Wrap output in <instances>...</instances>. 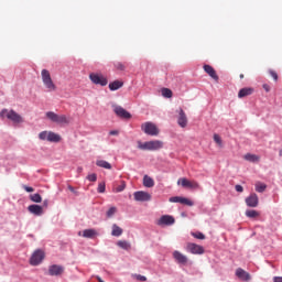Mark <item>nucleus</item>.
I'll list each match as a JSON object with an SVG mask.
<instances>
[{
	"instance_id": "nucleus-24",
	"label": "nucleus",
	"mask_w": 282,
	"mask_h": 282,
	"mask_svg": "<svg viewBox=\"0 0 282 282\" xmlns=\"http://www.w3.org/2000/svg\"><path fill=\"white\" fill-rule=\"evenodd\" d=\"M122 232L123 230L120 226H118L117 224L112 225V231H111L112 237H121Z\"/></svg>"
},
{
	"instance_id": "nucleus-39",
	"label": "nucleus",
	"mask_w": 282,
	"mask_h": 282,
	"mask_svg": "<svg viewBox=\"0 0 282 282\" xmlns=\"http://www.w3.org/2000/svg\"><path fill=\"white\" fill-rule=\"evenodd\" d=\"M115 67H116V69H119L120 72H124V64H122L121 62L115 63Z\"/></svg>"
},
{
	"instance_id": "nucleus-53",
	"label": "nucleus",
	"mask_w": 282,
	"mask_h": 282,
	"mask_svg": "<svg viewBox=\"0 0 282 282\" xmlns=\"http://www.w3.org/2000/svg\"><path fill=\"white\" fill-rule=\"evenodd\" d=\"M70 191H74V187H69Z\"/></svg>"
},
{
	"instance_id": "nucleus-36",
	"label": "nucleus",
	"mask_w": 282,
	"mask_h": 282,
	"mask_svg": "<svg viewBox=\"0 0 282 282\" xmlns=\"http://www.w3.org/2000/svg\"><path fill=\"white\" fill-rule=\"evenodd\" d=\"M192 237H194L195 239H200L204 240L206 239V236L203 232H192Z\"/></svg>"
},
{
	"instance_id": "nucleus-43",
	"label": "nucleus",
	"mask_w": 282,
	"mask_h": 282,
	"mask_svg": "<svg viewBox=\"0 0 282 282\" xmlns=\"http://www.w3.org/2000/svg\"><path fill=\"white\" fill-rule=\"evenodd\" d=\"M87 180L89 182H96V180H98V176L96 175V173H93L87 176Z\"/></svg>"
},
{
	"instance_id": "nucleus-42",
	"label": "nucleus",
	"mask_w": 282,
	"mask_h": 282,
	"mask_svg": "<svg viewBox=\"0 0 282 282\" xmlns=\"http://www.w3.org/2000/svg\"><path fill=\"white\" fill-rule=\"evenodd\" d=\"M97 191H98V193H105V191H106L105 182H101L98 184Z\"/></svg>"
},
{
	"instance_id": "nucleus-16",
	"label": "nucleus",
	"mask_w": 282,
	"mask_h": 282,
	"mask_svg": "<svg viewBox=\"0 0 282 282\" xmlns=\"http://www.w3.org/2000/svg\"><path fill=\"white\" fill-rule=\"evenodd\" d=\"M203 69L206 74H208V76H210V78H213L214 80H219V76L217 75V72L213 66L205 64L203 66Z\"/></svg>"
},
{
	"instance_id": "nucleus-26",
	"label": "nucleus",
	"mask_w": 282,
	"mask_h": 282,
	"mask_svg": "<svg viewBox=\"0 0 282 282\" xmlns=\"http://www.w3.org/2000/svg\"><path fill=\"white\" fill-rule=\"evenodd\" d=\"M47 142H61V135L56 134V132L48 131Z\"/></svg>"
},
{
	"instance_id": "nucleus-44",
	"label": "nucleus",
	"mask_w": 282,
	"mask_h": 282,
	"mask_svg": "<svg viewBox=\"0 0 282 282\" xmlns=\"http://www.w3.org/2000/svg\"><path fill=\"white\" fill-rule=\"evenodd\" d=\"M134 279H137V281H147V276L140 274H135Z\"/></svg>"
},
{
	"instance_id": "nucleus-10",
	"label": "nucleus",
	"mask_w": 282,
	"mask_h": 282,
	"mask_svg": "<svg viewBox=\"0 0 282 282\" xmlns=\"http://www.w3.org/2000/svg\"><path fill=\"white\" fill-rule=\"evenodd\" d=\"M133 195L135 202H151V194H149V192L139 191L134 192Z\"/></svg>"
},
{
	"instance_id": "nucleus-7",
	"label": "nucleus",
	"mask_w": 282,
	"mask_h": 282,
	"mask_svg": "<svg viewBox=\"0 0 282 282\" xmlns=\"http://www.w3.org/2000/svg\"><path fill=\"white\" fill-rule=\"evenodd\" d=\"M89 78L94 85H100L101 87H107V84L109 83L105 76L96 73H91Z\"/></svg>"
},
{
	"instance_id": "nucleus-54",
	"label": "nucleus",
	"mask_w": 282,
	"mask_h": 282,
	"mask_svg": "<svg viewBox=\"0 0 282 282\" xmlns=\"http://www.w3.org/2000/svg\"><path fill=\"white\" fill-rule=\"evenodd\" d=\"M280 155H282V150H280Z\"/></svg>"
},
{
	"instance_id": "nucleus-15",
	"label": "nucleus",
	"mask_w": 282,
	"mask_h": 282,
	"mask_svg": "<svg viewBox=\"0 0 282 282\" xmlns=\"http://www.w3.org/2000/svg\"><path fill=\"white\" fill-rule=\"evenodd\" d=\"M173 257L181 265H186V263H188V258L180 251H174Z\"/></svg>"
},
{
	"instance_id": "nucleus-38",
	"label": "nucleus",
	"mask_w": 282,
	"mask_h": 282,
	"mask_svg": "<svg viewBox=\"0 0 282 282\" xmlns=\"http://www.w3.org/2000/svg\"><path fill=\"white\" fill-rule=\"evenodd\" d=\"M115 213H118V208L110 207L107 212V217H113Z\"/></svg>"
},
{
	"instance_id": "nucleus-12",
	"label": "nucleus",
	"mask_w": 282,
	"mask_h": 282,
	"mask_svg": "<svg viewBox=\"0 0 282 282\" xmlns=\"http://www.w3.org/2000/svg\"><path fill=\"white\" fill-rule=\"evenodd\" d=\"M65 272V268L58 265V264H53L48 268V274L50 276H61Z\"/></svg>"
},
{
	"instance_id": "nucleus-50",
	"label": "nucleus",
	"mask_w": 282,
	"mask_h": 282,
	"mask_svg": "<svg viewBox=\"0 0 282 282\" xmlns=\"http://www.w3.org/2000/svg\"><path fill=\"white\" fill-rule=\"evenodd\" d=\"M96 279H97L98 282H105V281L102 280V278H100V276H98V275L96 276Z\"/></svg>"
},
{
	"instance_id": "nucleus-40",
	"label": "nucleus",
	"mask_w": 282,
	"mask_h": 282,
	"mask_svg": "<svg viewBox=\"0 0 282 282\" xmlns=\"http://www.w3.org/2000/svg\"><path fill=\"white\" fill-rule=\"evenodd\" d=\"M269 74L275 83H276V80H279V74H276L273 69H270Z\"/></svg>"
},
{
	"instance_id": "nucleus-35",
	"label": "nucleus",
	"mask_w": 282,
	"mask_h": 282,
	"mask_svg": "<svg viewBox=\"0 0 282 282\" xmlns=\"http://www.w3.org/2000/svg\"><path fill=\"white\" fill-rule=\"evenodd\" d=\"M181 204H184L185 206H193L194 205L193 200H191L186 197H181Z\"/></svg>"
},
{
	"instance_id": "nucleus-48",
	"label": "nucleus",
	"mask_w": 282,
	"mask_h": 282,
	"mask_svg": "<svg viewBox=\"0 0 282 282\" xmlns=\"http://www.w3.org/2000/svg\"><path fill=\"white\" fill-rule=\"evenodd\" d=\"M118 130H111L110 132H109V135H118Z\"/></svg>"
},
{
	"instance_id": "nucleus-22",
	"label": "nucleus",
	"mask_w": 282,
	"mask_h": 282,
	"mask_svg": "<svg viewBox=\"0 0 282 282\" xmlns=\"http://www.w3.org/2000/svg\"><path fill=\"white\" fill-rule=\"evenodd\" d=\"M143 186H145V188H153L155 186V181H153L151 178V176L144 175L143 176Z\"/></svg>"
},
{
	"instance_id": "nucleus-32",
	"label": "nucleus",
	"mask_w": 282,
	"mask_h": 282,
	"mask_svg": "<svg viewBox=\"0 0 282 282\" xmlns=\"http://www.w3.org/2000/svg\"><path fill=\"white\" fill-rule=\"evenodd\" d=\"M268 186L263 183H256L257 193H263Z\"/></svg>"
},
{
	"instance_id": "nucleus-18",
	"label": "nucleus",
	"mask_w": 282,
	"mask_h": 282,
	"mask_svg": "<svg viewBox=\"0 0 282 282\" xmlns=\"http://www.w3.org/2000/svg\"><path fill=\"white\" fill-rule=\"evenodd\" d=\"M115 113H117L119 118H124L126 120H129V118H131V113H129V111L124 110V108L120 106L115 108Z\"/></svg>"
},
{
	"instance_id": "nucleus-45",
	"label": "nucleus",
	"mask_w": 282,
	"mask_h": 282,
	"mask_svg": "<svg viewBox=\"0 0 282 282\" xmlns=\"http://www.w3.org/2000/svg\"><path fill=\"white\" fill-rule=\"evenodd\" d=\"M23 188L26 191V193H34V187H30L28 185H23Z\"/></svg>"
},
{
	"instance_id": "nucleus-25",
	"label": "nucleus",
	"mask_w": 282,
	"mask_h": 282,
	"mask_svg": "<svg viewBox=\"0 0 282 282\" xmlns=\"http://www.w3.org/2000/svg\"><path fill=\"white\" fill-rule=\"evenodd\" d=\"M122 85H124L122 82L115 80L109 84V89H110V91H118V89H120V87H122Z\"/></svg>"
},
{
	"instance_id": "nucleus-14",
	"label": "nucleus",
	"mask_w": 282,
	"mask_h": 282,
	"mask_svg": "<svg viewBox=\"0 0 282 282\" xmlns=\"http://www.w3.org/2000/svg\"><path fill=\"white\" fill-rule=\"evenodd\" d=\"M246 204L249 208H257L259 206V196L257 194H250V196L246 198Z\"/></svg>"
},
{
	"instance_id": "nucleus-17",
	"label": "nucleus",
	"mask_w": 282,
	"mask_h": 282,
	"mask_svg": "<svg viewBox=\"0 0 282 282\" xmlns=\"http://www.w3.org/2000/svg\"><path fill=\"white\" fill-rule=\"evenodd\" d=\"M254 94V88L252 87H245L239 90L238 98H246L248 96H252Z\"/></svg>"
},
{
	"instance_id": "nucleus-8",
	"label": "nucleus",
	"mask_w": 282,
	"mask_h": 282,
	"mask_svg": "<svg viewBox=\"0 0 282 282\" xmlns=\"http://www.w3.org/2000/svg\"><path fill=\"white\" fill-rule=\"evenodd\" d=\"M186 250L191 252V254H204L205 252L204 247L193 242L187 243Z\"/></svg>"
},
{
	"instance_id": "nucleus-23",
	"label": "nucleus",
	"mask_w": 282,
	"mask_h": 282,
	"mask_svg": "<svg viewBox=\"0 0 282 282\" xmlns=\"http://www.w3.org/2000/svg\"><path fill=\"white\" fill-rule=\"evenodd\" d=\"M96 165L99 166V169H106L107 171H111L112 169L111 163L105 160H97Z\"/></svg>"
},
{
	"instance_id": "nucleus-21",
	"label": "nucleus",
	"mask_w": 282,
	"mask_h": 282,
	"mask_svg": "<svg viewBox=\"0 0 282 282\" xmlns=\"http://www.w3.org/2000/svg\"><path fill=\"white\" fill-rule=\"evenodd\" d=\"M98 236V231L96 229H86L83 231V237L85 239H94Z\"/></svg>"
},
{
	"instance_id": "nucleus-33",
	"label": "nucleus",
	"mask_w": 282,
	"mask_h": 282,
	"mask_svg": "<svg viewBox=\"0 0 282 282\" xmlns=\"http://www.w3.org/2000/svg\"><path fill=\"white\" fill-rule=\"evenodd\" d=\"M124 188H127V183L124 181H121V184L116 187L115 192L122 193V191H124Z\"/></svg>"
},
{
	"instance_id": "nucleus-47",
	"label": "nucleus",
	"mask_w": 282,
	"mask_h": 282,
	"mask_svg": "<svg viewBox=\"0 0 282 282\" xmlns=\"http://www.w3.org/2000/svg\"><path fill=\"white\" fill-rule=\"evenodd\" d=\"M263 89L265 90V91H270V85H268V84H263Z\"/></svg>"
},
{
	"instance_id": "nucleus-27",
	"label": "nucleus",
	"mask_w": 282,
	"mask_h": 282,
	"mask_svg": "<svg viewBox=\"0 0 282 282\" xmlns=\"http://www.w3.org/2000/svg\"><path fill=\"white\" fill-rule=\"evenodd\" d=\"M245 160H247V162H259L261 160V158L259 155L252 154V153H247L245 156Z\"/></svg>"
},
{
	"instance_id": "nucleus-6",
	"label": "nucleus",
	"mask_w": 282,
	"mask_h": 282,
	"mask_svg": "<svg viewBox=\"0 0 282 282\" xmlns=\"http://www.w3.org/2000/svg\"><path fill=\"white\" fill-rule=\"evenodd\" d=\"M43 259H45V252H43L41 249H37L32 253L30 258V264L40 265V263L43 262Z\"/></svg>"
},
{
	"instance_id": "nucleus-51",
	"label": "nucleus",
	"mask_w": 282,
	"mask_h": 282,
	"mask_svg": "<svg viewBox=\"0 0 282 282\" xmlns=\"http://www.w3.org/2000/svg\"><path fill=\"white\" fill-rule=\"evenodd\" d=\"M44 206H47V200H44Z\"/></svg>"
},
{
	"instance_id": "nucleus-20",
	"label": "nucleus",
	"mask_w": 282,
	"mask_h": 282,
	"mask_svg": "<svg viewBox=\"0 0 282 282\" xmlns=\"http://www.w3.org/2000/svg\"><path fill=\"white\" fill-rule=\"evenodd\" d=\"M28 210L29 213H31L32 215H36L37 217L43 214V207H41L40 205H30L28 207Z\"/></svg>"
},
{
	"instance_id": "nucleus-9",
	"label": "nucleus",
	"mask_w": 282,
	"mask_h": 282,
	"mask_svg": "<svg viewBox=\"0 0 282 282\" xmlns=\"http://www.w3.org/2000/svg\"><path fill=\"white\" fill-rule=\"evenodd\" d=\"M177 184H181L183 188H199V183L196 181H188L186 177L180 178Z\"/></svg>"
},
{
	"instance_id": "nucleus-52",
	"label": "nucleus",
	"mask_w": 282,
	"mask_h": 282,
	"mask_svg": "<svg viewBox=\"0 0 282 282\" xmlns=\"http://www.w3.org/2000/svg\"><path fill=\"white\" fill-rule=\"evenodd\" d=\"M240 78H243V74L240 75Z\"/></svg>"
},
{
	"instance_id": "nucleus-37",
	"label": "nucleus",
	"mask_w": 282,
	"mask_h": 282,
	"mask_svg": "<svg viewBox=\"0 0 282 282\" xmlns=\"http://www.w3.org/2000/svg\"><path fill=\"white\" fill-rule=\"evenodd\" d=\"M40 140H47L50 138V131H42L39 134Z\"/></svg>"
},
{
	"instance_id": "nucleus-5",
	"label": "nucleus",
	"mask_w": 282,
	"mask_h": 282,
	"mask_svg": "<svg viewBox=\"0 0 282 282\" xmlns=\"http://www.w3.org/2000/svg\"><path fill=\"white\" fill-rule=\"evenodd\" d=\"M141 129L147 135H160V130L158 129V126L153 122H144L141 124Z\"/></svg>"
},
{
	"instance_id": "nucleus-41",
	"label": "nucleus",
	"mask_w": 282,
	"mask_h": 282,
	"mask_svg": "<svg viewBox=\"0 0 282 282\" xmlns=\"http://www.w3.org/2000/svg\"><path fill=\"white\" fill-rule=\"evenodd\" d=\"M214 141L216 142V144H218V147H221L223 141H221V137H219V134H214Z\"/></svg>"
},
{
	"instance_id": "nucleus-4",
	"label": "nucleus",
	"mask_w": 282,
	"mask_h": 282,
	"mask_svg": "<svg viewBox=\"0 0 282 282\" xmlns=\"http://www.w3.org/2000/svg\"><path fill=\"white\" fill-rule=\"evenodd\" d=\"M46 118L56 124H69V118L65 115H57L54 111L46 112Z\"/></svg>"
},
{
	"instance_id": "nucleus-29",
	"label": "nucleus",
	"mask_w": 282,
	"mask_h": 282,
	"mask_svg": "<svg viewBox=\"0 0 282 282\" xmlns=\"http://www.w3.org/2000/svg\"><path fill=\"white\" fill-rule=\"evenodd\" d=\"M161 94L163 98H173V90L169 88L161 89Z\"/></svg>"
},
{
	"instance_id": "nucleus-19",
	"label": "nucleus",
	"mask_w": 282,
	"mask_h": 282,
	"mask_svg": "<svg viewBox=\"0 0 282 282\" xmlns=\"http://www.w3.org/2000/svg\"><path fill=\"white\" fill-rule=\"evenodd\" d=\"M236 276L240 279L241 281H249L250 280V273L246 272V270L238 268L236 270Z\"/></svg>"
},
{
	"instance_id": "nucleus-46",
	"label": "nucleus",
	"mask_w": 282,
	"mask_h": 282,
	"mask_svg": "<svg viewBox=\"0 0 282 282\" xmlns=\"http://www.w3.org/2000/svg\"><path fill=\"white\" fill-rule=\"evenodd\" d=\"M236 191H237V193H243V186L236 185Z\"/></svg>"
},
{
	"instance_id": "nucleus-49",
	"label": "nucleus",
	"mask_w": 282,
	"mask_h": 282,
	"mask_svg": "<svg viewBox=\"0 0 282 282\" xmlns=\"http://www.w3.org/2000/svg\"><path fill=\"white\" fill-rule=\"evenodd\" d=\"M273 281H274V282H282V276H274V278H273Z\"/></svg>"
},
{
	"instance_id": "nucleus-2",
	"label": "nucleus",
	"mask_w": 282,
	"mask_h": 282,
	"mask_svg": "<svg viewBox=\"0 0 282 282\" xmlns=\"http://www.w3.org/2000/svg\"><path fill=\"white\" fill-rule=\"evenodd\" d=\"M0 118H8V120H11L14 124H21V122H23V117L14 110L3 109L0 112Z\"/></svg>"
},
{
	"instance_id": "nucleus-13",
	"label": "nucleus",
	"mask_w": 282,
	"mask_h": 282,
	"mask_svg": "<svg viewBox=\"0 0 282 282\" xmlns=\"http://www.w3.org/2000/svg\"><path fill=\"white\" fill-rule=\"evenodd\" d=\"M173 224H175V218L170 215L162 216L158 221V226H173Z\"/></svg>"
},
{
	"instance_id": "nucleus-30",
	"label": "nucleus",
	"mask_w": 282,
	"mask_h": 282,
	"mask_svg": "<svg viewBox=\"0 0 282 282\" xmlns=\"http://www.w3.org/2000/svg\"><path fill=\"white\" fill-rule=\"evenodd\" d=\"M246 216L249 217L250 219H257V217H259V212L254 209H249L246 212Z\"/></svg>"
},
{
	"instance_id": "nucleus-31",
	"label": "nucleus",
	"mask_w": 282,
	"mask_h": 282,
	"mask_svg": "<svg viewBox=\"0 0 282 282\" xmlns=\"http://www.w3.org/2000/svg\"><path fill=\"white\" fill-rule=\"evenodd\" d=\"M30 199H31V202H34L35 204H41V202H43L41 194H32L30 196Z\"/></svg>"
},
{
	"instance_id": "nucleus-1",
	"label": "nucleus",
	"mask_w": 282,
	"mask_h": 282,
	"mask_svg": "<svg viewBox=\"0 0 282 282\" xmlns=\"http://www.w3.org/2000/svg\"><path fill=\"white\" fill-rule=\"evenodd\" d=\"M164 148V142L160 140L147 141L144 143L139 142V149L141 151H160V149Z\"/></svg>"
},
{
	"instance_id": "nucleus-11",
	"label": "nucleus",
	"mask_w": 282,
	"mask_h": 282,
	"mask_svg": "<svg viewBox=\"0 0 282 282\" xmlns=\"http://www.w3.org/2000/svg\"><path fill=\"white\" fill-rule=\"evenodd\" d=\"M177 124L181 126L182 129H186L188 124V118H186V112H184V109L182 108L178 110Z\"/></svg>"
},
{
	"instance_id": "nucleus-34",
	"label": "nucleus",
	"mask_w": 282,
	"mask_h": 282,
	"mask_svg": "<svg viewBox=\"0 0 282 282\" xmlns=\"http://www.w3.org/2000/svg\"><path fill=\"white\" fill-rule=\"evenodd\" d=\"M169 202H171L172 204H181V202H182V196H173V197H170Z\"/></svg>"
},
{
	"instance_id": "nucleus-3",
	"label": "nucleus",
	"mask_w": 282,
	"mask_h": 282,
	"mask_svg": "<svg viewBox=\"0 0 282 282\" xmlns=\"http://www.w3.org/2000/svg\"><path fill=\"white\" fill-rule=\"evenodd\" d=\"M41 76L42 83L47 88V91H56V84H54V80H52V75L50 74V70L42 69Z\"/></svg>"
},
{
	"instance_id": "nucleus-28",
	"label": "nucleus",
	"mask_w": 282,
	"mask_h": 282,
	"mask_svg": "<svg viewBox=\"0 0 282 282\" xmlns=\"http://www.w3.org/2000/svg\"><path fill=\"white\" fill-rule=\"evenodd\" d=\"M117 246L119 248H121L122 250H131V243H129V241H127V240H119L117 242Z\"/></svg>"
}]
</instances>
